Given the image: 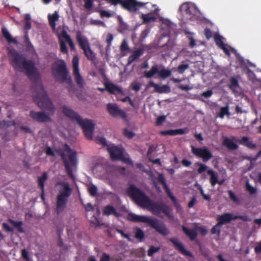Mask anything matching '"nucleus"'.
Instances as JSON below:
<instances>
[{
	"label": "nucleus",
	"instance_id": "f257e3e1",
	"mask_svg": "<svg viewBox=\"0 0 261 261\" xmlns=\"http://www.w3.org/2000/svg\"><path fill=\"white\" fill-rule=\"evenodd\" d=\"M33 98L34 102L40 109L48 111L49 114L42 111L36 112L32 110L30 112V117L33 120L39 123L52 122V119L49 114L53 115L54 114L55 107L47 96L42 84H39L36 85Z\"/></svg>",
	"mask_w": 261,
	"mask_h": 261
},
{
	"label": "nucleus",
	"instance_id": "f03ea898",
	"mask_svg": "<svg viewBox=\"0 0 261 261\" xmlns=\"http://www.w3.org/2000/svg\"><path fill=\"white\" fill-rule=\"evenodd\" d=\"M8 55L11 65L15 70L25 71L26 75L32 82H37L39 80L40 74L32 61L27 60L22 54L15 49L10 50Z\"/></svg>",
	"mask_w": 261,
	"mask_h": 261
},
{
	"label": "nucleus",
	"instance_id": "7ed1b4c3",
	"mask_svg": "<svg viewBox=\"0 0 261 261\" xmlns=\"http://www.w3.org/2000/svg\"><path fill=\"white\" fill-rule=\"evenodd\" d=\"M63 113L71 120L75 121L82 127L84 135L87 139L91 140L94 129V124L88 119H82L80 115L66 106L62 107Z\"/></svg>",
	"mask_w": 261,
	"mask_h": 261
},
{
	"label": "nucleus",
	"instance_id": "20e7f679",
	"mask_svg": "<svg viewBox=\"0 0 261 261\" xmlns=\"http://www.w3.org/2000/svg\"><path fill=\"white\" fill-rule=\"evenodd\" d=\"M65 151L69 153L68 159L64 151H61L59 155L63 161L66 172L71 178H74L73 170H75L77 165V153L75 151L72 150L67 144L65 145Z\"/></svg>",
	"mask_w": 261,
	"mask_h": 261
},
{
	"label": "nucleus",
	"instance_id": "39448f33",
	"mask_svg": "<svg viewBox=\"0 0 261 261\" xmlns=\"http://www.w3.org/2000/svg\"><path fill=\"white\" fill-rule=\"evenodd\" d=\"M51 73L57 81L64 83L67 81H71L70 77H68L69 71L67 69L65 62L59 60L54 63L51 67Z\"/></svg>",
	"mask_w": 261,
	"mask_h": 261
},
{
	"label": "nucleus",
	"instance_id": "423d86ee",
	"mask_svg": "<svg viewBox=\"0 0 261 261\" xmlns=\"http://www.w3.org/2000/svg\"><path fill=\"white\" fill-rule=\"evenodd\" d=\"M126 193L140 207L147 208V195L134 185H130L126 190Z\"/></svg>",
	"mask_w": 261,
	"mask_h": 261
},
{
	"label": "nucleus",
	"instance_id": "0eeeda50",
	"mask_svg": "<svg viewBox=\"0 0 261 261\" xmlns=\"http://www.w3.org/2000/svg\"><path fill=\"white\" fill-rule=\"evenodd\" d=\"M60 185L63 187L64 191L61 192L57 197L56 211L57 215H59L66 208L67 198L71 193V189L67 182L61 183Z\"/></svg>",
	"mask_w": 261,
	"mask_h": 261
},
{
	"label": "nucleus",
	"instance_id": "6e6552de",
	"mask_svg": "<svg viewBox=\"0 0 261 261\" xmlns=\"http://www.w3.org/2000/svg\"><path fill=\"white\" fill-rule=\"evenodd\" d=\"M148 211L158 217L160 216L161 213L169 216L171 212V209L166 203L163 202H153L148 197Z\"/></svg>",
	"mask_w": 261,
	"mask_h": 261
},
{
	"label": "nucleus",
	"instance_id": "1a4fd4ad",
	"mask_svg": "<svg viewBox=\"0 0 261 261\" xmlns=\"http://www.w3.org/2000/svg\"><path fill=\"white\" fill-rule=\"evenodd\" d=\"M76 39L87 59L91 61H94L96 58L95 54L91 49L87 39L83 36L81 32L80 31L76 33Z\"/></svg>",
	"mask_w": 261,
	"mask_h": 261
},
{
	"label": "nucleus",
	"instance_id": "9d476101",
	"mask_svg": "<svg viewBox=\"0 0 261 261\" xmlns=\"http://www.w3.org/2000/svg\"><path fill=\"white\" fill-rule=\"evenodd\" d=\"M107 150L112 161H121L125 163L132 165L133 162L129 158L125 157L123 149L117 146H108Z\"/></svg>",
	"mask_w": 261,
	"mask_h": 261
},
{
	"label": "nucleus",
	"instance_id": "9b49d317",
	"mask_svg": "<svg viewBox=\"0 0 261 261\" xmlns=\"http://www.w3.org/2000/svg\"><path fill=\"white\" fill-rule=\"evenodd\" d=\"M148 226L154 229L160 234L166 236L169 233V231L165 224L157 219L148 217Z\"/></svg>",
	"mask_w": 261,
	"mask_h": 261
},
{
	"label": "nucleus",
	"instance_id": "f8f14e48",
	"mask_svg": "<svg viewBox=\"0 0 261 261\" xmlns=\"http://www.w3.org/2000/svg\"><path fill=\"white\" fill-rule=\"evenodd\" d=\"M72 63L73 74L74 76L75 82L79 87L83 88L84 86L85 83L83 78L80 73L79 59L77 56H75L73 57Z\"/></svg>",
	"mask_w": 261,
	"mask_h": 261
},
{
	"label": "nucleus",
	"instance_id": "ddd939ff",
	"mask_svg": "<svg viewBox=\"0 0 261 261\" xmlns=\"http://www.w3.org/2000/svg\"><path fill=\"white\" fill-rule=\"evenodd\" d=\"M107 110L109 114L114 118H119L124 120L126 119V113L120 109L116 103H109L107 104Z\"/></svg>",
	"mask_w": 261,
	"mask_h": 261
},
{
	"label": "nucleus",
	"instance_id": "4468645a",
	"mask_svg": "<svg viewBox=\"0 0 261 261\" xmlns=\"http://www.w3.org/2000/svg\"><path fill=\"white\" fill-rule=\"evenodd\" d=\"M191 151L195 156L201 158L203 162H207L213 158L212 152L205 147L196 148L191 146Z\"/></svg>",
	"mask_w": 261,
	"mask_h": 261
},
{
	"label": "nucleus",
	"instance_id": "2eb2a0df",
	"mask_svg": "<svg viewBox=\"0 0 261 261\" xmlns=\"http://www.w3.org/2000/svg\"><path fill=\"white\" fill-rule=\"evenodd\" d=\"M156 74L158 77L164 80L170 77L172 75V72L170 70L165 68L159 70L158 65H155L151 67L149 71H148V78H150Z\"/></svg>",
	"mask_w": 261,
	"mask_h": 261
},
{
	"label": "nucleus",
	"instance_id": "dca6fc26",
	"mask_svg": "<svg viewBox=\"0 0 261 261\" xmlns=\"http://www.w3.org/2000/svg\"><path fill=\"white\" fill-rule=\"evenodd\" d=\"M169 241L173 244L175 249L179 253L187 256L193 257L192 253L185 248L184 245L179 241L177 238H170Z\"/></svg>",
	"mask_w": 261,
	"mask_h": 261
},
{
	"label": "nucleus",
	"instance_id": "f3484780",
	"mask_svg": "<svg viewBox=\"0 0 261 261\" xmlns=\"http://www.w3.org/2000/svg\"><path fill=\"white\" fill-rule=\"evenodd\" d=\"M233 139L237 142L248 148L249 149H254L256 147V144L253 143L252 141H250L249 138L247 137H242L240 139H237L236 137H233Z\"/></svg>",
	"mask_w": 261,
	"mask_h": 261
},
{
	"label": "nucleus",
	"instance_id": "a211bd4d",
	"mask_svg": "<svg viewBox=\"0 0 261 261\" xmlns=\"http://www.w3.org/2000/svg\"><path fill=\"white\" fill-rule=\"evenodd\" d=\"M149 86L153 87L154 91L159 93H168L171 91L170 87L167 85L161 86L152 82H150L148 84V87Z\"/></svg>",
	"mask_w": 261,
	"mask_h": 261
},
{
	"label": "nucleus",
	"instance_id": "6ab92c4d",
	"mask_svg": "<svg viewBox=\"0 0 261 261\" xmlns=\"http://www.w3.org/2000/svg\"><path fill=\"white\" fill-rule=\"evenodd\" d=\"M215 42L216 45L221 49L223 50L224 53L229 56L230 55V51L226 47V45L223 42V38L220 35H215L214 36Z\"/></svg>",
	"mask_w": 261,
	"mask_h": 261
},
{
	"label": "nucleus",
	"instance_id": "aec40b11",
	"mask_svg": "<svg viewBox=\"0 0 261 261\" xmlns=\"http://www.w3.org/2000/svg\"><path fill=\"white\" fill-rule=\"evenodd\" d=\"M188 132L187 128H179L176 129H170L167 130H162L160 132L162 136H176L177 135H183Z\"/></svg>",
	"mask_w": 261,
	"mask_h": 261
},
{
	"label": "nucleus",
	"instance_id": "412c9836",
	"mask_svg": "<svg viewBox=\"0 0 261 261\" xmlns=\"http://www.w3.org/2000/svg\"><path fill=\"white\" fill-rule=\"evenodd\" d=\"M232 137V139L227 137H225L222 141V145L226 147L229 150H234L238 148V145L233 142L234 140Z\"/></svg>",
	"mask_w": 261,
	"mask_h": 261
},
{
	"label": "nucleus",
	"instance_id": "4be33fe9",
	"mask_svg": "<svg viewBox=\"0 0 261 261\" xmlns=\"http://www.w3.org/2000/svg\"><path fill=\"white\" fill-rule=\"evenodd\" d=\"M126 219L128 221L133 222L147 223V216L137 215L134 213H129L127 214Z\"/></svg>",
	"mask_w": 261,
	"mask_h": 261
},
{
	"label": "nucleus",
	"instance_id": "5701e85b",
	"mask_svg": "<svg viewBox=\"0 0 261 261\" xmlns=\"http://www.w3.org/2000/svg\"><path fill=\"white\" fill-rule=\"evenodd\" d=\"M152 7L154 8V10H151L149 13H148V23L155 21L160 17V9L155 5H152Z\"/></svg>",
	"mask_w": 261,
	"mask_h": 261
},
{
	"label": "nucleus",
	"instance_id": "b1692460",
	"mask_svg": "<svg viewBox=\"0 0 261 261\" xmlns=\"http://www.w3.org/2000/svg\"><path fill=\"white\" fill-rule=\"evenodd\" d=\"M218 222L223 225L225 223L230 222L231 220H235L234 216L230 213H224L217 218Z\"/></svg>",
	"mask_w": 261,
	"mask_h": 261
},
{
	"label": "nucleus",
	"instance_id": "393cba45",
	"mask_svg": "<svg viewBox=\"0 0 261 261\" xmlns=\"http://www.w3.org/2000/svg\"><path fill=\"white\" fill-rule=\"evenodd\" d=\"M106 90L112 94L117 93H122V90L119 87L115 85L112 83H107L105 84Z\"/></svg>",
	"mask_w": 261,
	"mask_h": 261
},
{
	"label": "nucleus",
	"instance_id": "a878e982",
	"mask_svg": "<svg viewBox=\"0 0 261 261\" xmlns=\"http://www.w3.org/2000/svg\"><path fill=\"white\" fill-rule=\"evenodd\" d=\"M182 230L191 241L195 240L197 237V233L194 229H188L185 225H182Z\"/></svg>",
	"mask_w": 261,
	"mask_h": 261
},
{
	"label": "nucleus",
	"instance_id": "bb28decb",
	"mask_svg": "<svg viewBox=\"0 0 261 261\" xmlns=\"http://www.w3.org/2000/svg\"><path fill=\"white\" fill-rule=\"evenodd\" d=\"M103 214L106 216L113 215L116 217H119L121 216V214L117 212L114 207L109 205H107L104 207Z\"/></svg>",
	"mask_w": 261,
	"mask_h": 261
},
{
	"label": "nucleus",
	"instance_id": "cd10ccee",
	"mask_svg": "<svg viewBox=\"0 0 261 261\" xmlns=\"http://www.w3.org/2000/svg\"><path fill=\"white\" fill-rule=\"evenodd\" d=\"M119 4H122L126 9L136 10V1L135 0H121Z\"/></svg>",
	"mask_w": 261,
	"mask_h": 261
},
{
	"label": "nucleus",
	"instance_id": "c85d7f7f",
	"mask_svg": "<svg viewBox=\"0 0 261 261\" xmlns=\"http://www.w3.org/2000/svg\"><path fill=\"white\" fill-rule=\"evenodd\" d=\"M2 33L3 36L5 38L8 42L13 43L15 44H17L18 42L17 40L12 37L8 30L5 27H3L2 28Z\"/></svg>",
	"mask_w": 261,
	"mask_h": 261
},
{
	"label": "nucleus",
	"instance_id": "c756f323",
	"mask_svg": "<svg viewBox=\"0 0 261 261\" xmlns=\"http://www.w3.org/2000/svg\"><path fill=\"white\" fill-rule=\"evenodd\" d=\"M207 173L210 176V182L212 186L214 187L217 184L218 180V174L212 169L207 171Z\"/></svg>",
	"mask_w": 261,
	"mask_h": 261
},
{
	"label": "nucleus",
	"instance_id": "7c9ffc66",
	"mask_svg": "<svg viewBox=\"0 0 261 261\" xmlns=\"http://www.w3.org/2000/svg\"><path fill=\"white\" fill-rule=\"evenodd\" d=\"M59 15L57 11H55L53 14H48V19L50 26L53 29H55L56 26V22L59 20Z\"/></svg>",
	"mask_w": 261,
	"mask_h": 261
},
{
	"label": "nucleus",
	"instance_id": "2f4dec72",
	"mask_svg": "<svg viewBox=\"0 0 261 261\" xmlns=\"http://www.w3.org/2000/svg\"><path fill=\"white\" fill-rule=\"evenodd\" d=\"M143 54V51L141 49H137L133 52L128 58V65L131 64L133 62L137 60Z\"/></svg>",
	"mask_w": 261,
	"mask_h": 261
},
{
	"label": "nucleus",
	"instance_id": "473e14b6",
	"mask_svg": "<svg viewBox=\"0 0 261 261\" xmlns=\"http://www.w3.org/2000/svg\"><path fill=\"white\" fill-rule=\"evenodd\" d=\"M24 43L25 44V46L27 48V49L29 51H34L35 49L34 47V46L31 42L29 35L27 32L25 33L24 36Z\"/></svg>",
	"mask_w": 261,
	"mask_h": 261
},
{
	"label": "nucleus",
	"instance_id": "72a5a7b5",
	"mask_svg": "<svg viewBox=\"0 0 261 261\" xmlns=\"http://www.w3.org/2000/svg\"><path fill=\"white\" fill-rule=\"evenodd\" d=\"M156 180L159 182L161 183L162 185L165 184L166 182V181L164 175L161 173L159 174L157 178L155 179L153 181V185L155 188L157 189V190L158 191H161L160 188L158 186V184L156 183Z\"/></svg>",
	"mask_w": 261,
	"mask_h": 261
},
{
	"label": "nucleus",
	"instance_id": "f704fd0d",
	"mask_svg": "<svg viewBox=\"0 0 261 261\" xmlns=\"http://www.w3.org/2000/svg\"><path fill=\"white\" fill-rule=\"evenodd\" d=\"M8 221L14 226L16 227L19 232H24V229L22 227V222L21 221H15L14 220L9 219Z\"/></svg>",
	"mask_w": 261,
	"mask_h": 261
},
{
	"label": "nucleus",
	"instance_id": "c9c22d12",
	"mask_svg": "<svg viewBox=\"0 0 261 261\" xmlns=\"http://www.w3.org/2000/svg\"><path fill=\"white\" fill-rule=\"evenodd\" d=\"M47 178V175L46 172H44L41 177H39L38 178V185L40 187L41 190L44 189V182Z\"/></svg>",
	"mask_w": 261,
	"mask_h": 261
},
{
	"label": "nucleus",
	"instance_id": "e433bc0d",
	"mask_svg": "<svg viewBox=\"0 0 261 261\" xmlns=\"http://www.w3.org/2000/svg\"><path fill=\"white\" fill-rule=\"evenodd\" d=\"M222 225L218 222L214 225L211 229V232L212 234H216L218 237H219L221 233V227Z\"/></svg>",
	"mask_w": 261,
	"mask_h": 261
},
{
	"label": "nucleus",
	"instance_id": "4c0bfd02",
	"mask_svg": "<svg viewBox=\"0 0 261 261\" xmlns=\"http://www.w3.org/2000/svg\"><path fill=\"white\" fill-rule=\"evenodd\" d=\"M142 85L141 83L138 81H134L130 84V88L135 92H138L140 90Z\"/></svg>",
	"mask_w": 261,
	"mask_h": 261
},
{
	"label": "nucleus",
	"instance_id": "58836bf2",
	"mask_svg": "<svg viewBox=\"0 0 261 261\" xmlns=\"http://www.w3.org/2000/svg\"><path fill=\"white\" fill-rule=\"evenodd\" d=\"M225 115H230L228 106L222 107L220 109V112L219 114V117L221 119H223Z\"/></svg>",
	"mask_w": 261,
	"mask_h": 261
},
{
	"label": "nucleus",
	"instance_id": "ea45409f",
	"mask_svg": "<svg viewBox=\"0 0 261 261\" xmlns=\"http://www.w3.org/2000/svg\"><path fill=\"white\" fill-rule=\"evenodd\" d=\"M239 86V82L238 80L234 77H232L230 79V84L229 87L231 90H234L237 87Z\"/></svg>",
	"mask_w": 261,
	"mask_h": 261
},
{
	"label": "nucleus",
	"instance_id": "a19ab883",
	"mask_svg": "<svg viewBox=\"0 0 261 261\" xmlns=\"http://www.w3.org/2000/svg\"><path fill=\"white\" fill-rule=\"evenodd\" d=\"M246 190L249 192L251 195H253L257 192L256 189L252 187L249 183L248 181H247L246 183Z\"/></svg>",
	"mask_w": 261,
	"mask_h": 261
},
{
	"label": "nucleus",
	"instance_id": "79ce46f5",
	"mask_svg": "<svg viewBox=\"0 0 261 261\" xmlns=\"http://www.w3.org/2000/svg\"><path fill=\"white\" fill-rule=\"evenodd\" d=\"M88 191L89 194L91 196L94 197L97 195L98 190L95 185H92L90 187H89Z\"/></svg>",
	"mask_w": 261,
	"mask_h": 261
},
{
	"label": "nucleus",
	"instance_id": "37998d69",
	"mask_svg": "<svg viewBox=\"0 0 261 261\" xmlns=\"http://www.w3.org/2000/svg\"><path fill=\"white\" fill-rule=\"evenodd\" d=\"M160 246H150L148 250V256H152L154 253L160 249Z\"/></svg>",
	"mask_w": 261,
	"mask_h": 261
},
{
	"label": "nucleus",
	"instance_id": "c03bdc74",
	"mask_svg": "<svg viewBox=\"0 0 261 261\" xmlns=\"http://www.w3.org/2000/svg\"><path fill=\"white\" fill-rule=\"evenodd\" d=\"M189 68V64H181L179 65L177 69V70L179 73L182 74L185 71Z\"/></svg>",
	"mask_w": 261,
	"mask_h": 261
},
{
	"label": "nucleus",
	"instance_id": "a18cd8bd",
	"mask_svg": "<svg viewBox=\"0 0 261 261\" xmlns=\"http://www.w3.org/2000/svg\"><path fill=\"white\" fill-rule=\"evenodd\" d=\"M166 116L164 115H161L159 116L156 120V125L160 126L165 121Z\"/></svg>",
	"mask_w": 261,
	"mask_h": 261
},
{
	"label": "nucleus",
	"instance_id": "49530a36",
	"mask_svg": "<svg viewBox=\"0 0 261 261\" xmlns=\"http://www.w3.org/2000/svg\"><path fill=\"white\" fill-rule=\"evenodd\" d=\"M144 237L143 231L139 228H137L135 233V238L141 240Z\"/></svg>",
	"mask_w": 261,
	"mask_h": 261
},
{
	"label": "nucleus",
	"instance_id": "de8ad7c7",
	"mask_svg": "<svg viewBox=\"0 0 261 261\" xmlns=\"http://www.w3.org/2000/svg\"><path fill=\"white\" fill-rule=\"evenodd\" d=\"M123 134L128 139H132L135 136V133L132 131L129 130L127 128L123 129Z\"/></svg>",
	"mask_w": 261,
	"mask_h": 261
},
{
	"label": "nucleus",
	"instance_id": "09e8293b",
	"mask_svg": "<svg viewBox=\"0 0 261 261\" xmlns=\"http://www.w3.org/2000/svg\"><path fill=\"white\" fill-rule=\"evenodd\" d=\"M199 168L197 169V172L199 174H201L207 169V167L202 163H198Z\"/></svg>",
	"mask_w": 261,
	"mask_h": 261
},
{
	"label": "nucleus",
	"instance_id": "8fccbe9b",
	"mask_svg": "<svg viewBox=\"0 0 261 261\" xmlns=\"http://www.w3.org/2000/svg\"><path fill=\"white\" fill-rule=\"evenodd\" d=\"M204 34L207 40H210L212 37V32L210 29L206 28L204 31Z\"/></svg>",
	"mask_w": 261,
	"mask_h": 261
},
{
	"label": "nucleus",
	"instance_id": "3c124183",
	"mask_svg": "<svg viewBox=\"0 0 261 261\" xmlns=\"http://www.w3.org/2000/svg\"><path fill=\"white\" fill-rule=\"evenodd\" d=\"M60 45L61 52L63 54H67L68 49L66 43L63 41H61Z\"/></svg>",
	"mask_w": 261,
	"mask_h": 261
},
{
	"label": "nucleus",
	"instance_id": "603ef678",
	"mask_svg": "<svg viewBox=\"0 0 261 261\" xmlns=\"http://www.w3.org/2000/svg\"><path fill=\"white\" fill-rule=\"evenodd\" d=\"M113 35L111 33L108 34L107 36L106 40V41L107 43V47L108 48L110 47V46H111V43H112V41H113Z\"/></svg>",
	"mask_w": 261,
	"mask_h": 261
},
{
	"label": "nucleus",
	"instance_id": "864d4df0",
	"mask_svg": "<svg viewBox=\"0 0 261 261\" xmlns=\"http://www.w3.org/2000/svg\"><path fill=\"white\" fill-rule=\"evenodd\" d=\"M93 7V0H85L84 7L87 10H90Z\"/></svg>",
	"mask_w": 261,
	"mask_h": 261
},
{
	"label": "nucleus",
	"instance_id": "5fc2aeb1",
	"mask_svg": "<svg viewBox=\"0 0 261 261\" xmlns=\"http://www.w3.org/2000/svg\"><path fill=\"white\" fill-rule=\"evenodd\" d=\"M234 219H240L243 221H248L249 220V218L248 216L246 215H236L234 216Z\"/></svg>",
	"mask_w": 261,
	"mask_h": 261
},
{
	"label": "nucleus",
	"instance_id": "6e6d98bb",
	"mask_svg": "<svg viewBox=\"0 0 261 261\" xmlns=\"http://www.w3.org/2000/svg\"><path fill=\"white\" fill-rule=\"evenodd\" d=\"M228 195L229 198L233 201L237 202H238V198L237 196L234 194V193L231 190L228 191Z\"/></svg>",
	"mask_w": 261,
	"mask_h": 261
},
{
	"label": "nucleus",
	"instance_id": "4d7b16f0",
	"mask_svg": "<svg viewBox=\"0 0 261 261\" xmlns=\"http://www.w3.org/2000/svg\"><path fill=\"white\" fill-rule=\"evenodd\" d=\"M120 49L122 53L129 50V47L128 46L127 43L125 41H123L122 42L120 46Z\"/></svg>",
	"mask_w": 261,
	"mask_h": 261
},
{
	"label": "nucleus",
	"instance_id": "13d9d810",
	"mask_svg": "<svg viewBox=\"0 0 261 261\" xmlns=\"http://www.w3.org/2000/svg\"><path fill=\"white\" fill-rule=\"evenodd\" d=\"M21 256L27 261H30L29 253L25 249H23L21 250Z\"/></svg>",
	"mask_w": 261,
	"mask_h": 261
},
{
	"label": "nucleus",
	"instance_id": "bf43d9fd",
	"mask_svg": "<svg viewBox=\"0 0 261 261\" xmlns=\"http://www.w3.org/2000/svg\"><path fill=\"white\" fill-rule=\"evenodd\" d=\"M100 14L101 17H106L109 18V17H111L112 16V14L111 13H110L107 11H105V10L101 11L100 12Z\"/></svg>",
	"mask_w": 261,
	"mask_h": 261
},
{
	"label": "nucleus",
	"instance_id": "052dcab7",
	"mask_svg": "<svg viewBox=\"0 0 261 261\" xmlns=\"http://www.w3.org/2000/svg\"><path fill=\"white\" fill-rule=\"evenodd\" d=\"M66 40L68 43L69 46L70 47L71 49H74L75 46L74 44L73 41L71 40L70 37L69 36H67L66 37Z\"/></svg>",
	"mask_w": 261,
	"mask_h": 261
},
{
	"label": "nucleus",
	"instance_id": "680f3d73",
	"mask_svg": "<svg viewBox=\"0 0 261 261\" xmlns=\"http://www.w3.org/2000/svg\"><path fill=\"white\" fill-rule=\"evenodd\" d=\"M213 94V91L212 90H208L206 91H204L201 93V96L208 98L211 97Z\"/></svg>",
	"mask_w": 261,
	"mask_h": 261
},
{
	"label": "nucleus",
	"instance_id": "e2e57ef3",
	"mask_svg": "<svg viewBox=\"0 0 261 261\" xmlns=\"http://www.w3.org/2000/svg\"><path fill=\"white\" fill-rule=\"evenodd\" d=\"M45 153L48 155H50L52 156H55V154L54 152L53 151L52 149L49 146H47L46 147V150H45Z\"/></svg>",
	"mask_w": 261,
	"mask_h": 261
},
{
	"label": "nucleus",
	"instance_id": "0e129e2a",
	"mask_svg": "<svg viewBox=\"0 0 261 261\" xmlns=\"http://www.w3.org/2000/svg\"><path fill=\"white\" fill-rule=\"evenodd\" d=\"M100 261H110V256L108 254L103 253L100 257Z\"/></svg>",
	"mask_w": 261,
	"mask_h": 261
},
{
	"label": "nucleus",
	"instance_id": "69168bd1",
	"mask_svg": "<svg viewBox=\"0 0 261 261\" xmlns=\"http://www.w3.org/2000/svg\"><path fill=\"white\" fill-rule=\"evenodd\" d=\"M178 88L180 89L188 91L190 90H191L192 89V87H190V86L186 85H179L178 86Z\"/></svg>",
	"mask_w": 261,
	"mask_h": 261
},
{
	"label": "nucleus",
	"instance_id": "338daca9",
	"mask_svg": "<svg viewBox=\"0 0 261 261\" xmlns=\"http://www.w3.org/2000/svg\"><path fill=\"white\" fill-rule=\"evenodd\" d=\"M197 200H196V198L195 197H193L190 201L188 203V206L189 207V208H191L192 207L194 204H195V203L196 202Z\"/></svg>",
	"mask_w": 261,
	"mask_h": 261
},
{
	"label": "nucleus",
	"instance_id": "774afa93",
	"mask_svg": "<svg viewBox=\"0 0 261 261\" xmlns=\"http://www.w3.org/2000/svg\"><path fill=\"white\" fill-rule=\"evenodd\" d=\"M254 251L256 253H261V241L258 243L257 245L255 247Z\"/></svg>",
	"mask_w": 261,
	"mask_h": 261
}]
</instances>
